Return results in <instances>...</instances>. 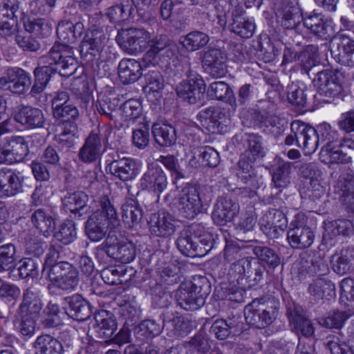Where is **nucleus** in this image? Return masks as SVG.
<instances>
[{
	"label": "nucleus",
	"mask_w": 354,
	"mask_h": 354,
	"mask_svg": "<svg viewBox=\"0 0 354 354\" xmlns=\"http://www.w3.org/2000/svg\"><path fill=\"white\" fill-rule=\"evenodd\" d=\"M100 209L93 212L85 224V232L92 241H100L105 237L108 229L120 225L117 212L109 197L103 195L99 200Z\"/></svg>",
	"instance_id": "obj_1"
},
{
	"label": "nucleus",
	"mask_w": 354,
	"mask_h": 354,
	"mask_svg": "<svg viewBox=\"0 0 354 354\" xmlns=\"http://www.w3.org/2000/svg\"><path fill=\"white\" fill-rule=\"evenodd\" d=\"M279 304L274 298L256 299L244 310L246 322L258 328L270 325L278 314Z\"/></svg>",
	"instance_id": "obj_2"
},
{
	"label": "nucleus",
	"mask_w": 354,
	"mask_h": 354,
	"mask_svg": "<svg viewBox=\"0 0 354 354\" xmlns=\"http://www.w3.org/2000/svg\"><path fill=\"white\" fill-rule=\"evenodd\" d=\"M50 285L66 291L74 290L79 284L80 277L77 270L66 261H60L51 266L48 272Z\"/></svg>",
	"instance_id": "obj_3"
},
{
	"label": "nucleus",
	"mask_w": 354,
	"mask_h": 354,
	"mask_svg": "<svg viewBox=\"0 0 354 354\" xmlns=\"http://www.w3.org/2000/svg\"><path fill=\"white\" fill-rule=\"evenodd\" d=\"M206 293L203 292L201 281L182 283L175 292L178 306L186 310H195L205 304Z\"/></svg>",
	"instance_id": "obj_4"
},
{
	"label": "nucleus",
	"mask_w": 354,
	"mask_h": 354,
	"mask_svg": "<svg viewBox=\"0 0 354 354\" xmlns=\"http://www.w3.org/2000/svg\"><path fill=\"white\" fill-rule=\"evenodd\" d=\"M149 38L150 32L145 29L131 28L119 31L116 41L125 51L133 54L143 51Z\"/></svg>",
	"instance_id": "obj_5"
},
{
	"label": "nucleus",
	"mask_w": 354,
	"mask_h": 354,
	"mask_svg": "<svg viewBox=\"0 0 354 354\" xmlns=\"http://www.w3.org/2000/svg\"><path fill=\"white\" fill-rule=\"evenodd\" d=\"M107 255L122 263H128L136 257V248L131 241H118L111 232L100 246Z\"/></svg>",
	"instance_id": "obj_6"
},
{
	"label": "nucleus",
	"mask_w": 354,
	"mask_h": 354,
	"mask_svg": "<svg viewBox=\"0 0 354 354\" xmlns=\"http://www.w3.org/2000/svg\"><path fill=\"white\" fill-rule=\"evenodd\" d=\"M180 214L187 218H194L202 210V202L197 189L187 184L183 187L176 203Z\"/></svg>",
	"instance_id": "obj_7"
},
{
	"label": "nucleus",
	"mask_w": 354,
	"mask_h": 354,
	"mask_svg": "<svg viewBox=\"0 0 354 354\" xmlns=\"http://www.w3.org/2000/svg\"><path fill=\"white\" fill-rule=\"evenodd\" d=\"M303 215L297 214L290 223L287 232V240L295 249L309 248L313 243L315 235L311 229L301 223Z\"/></svg>",
	"instance_id": "obj_8"
},
{
	"label": "nucleus",
	"mask_w": 354,
	"mask_h": 354,
	"mask_svg": "<svg viewBox=\"0 0 354 354\" xmlns=\"http://www.w3.org/2000/svg\"><path fill=\"white\" fill-rule=\"evenodd\" d=\"M30 84L31 78L29 74L17 67L7 69L0 77V88L15 94L25 93Z\"/></svg>",
	"instance_id": "obj_9"
},
{
	"label": "nucleus",
	"mask_w": 354,
	"mask_h": 354,
	"mask_svg": "<svg viewBox=\"0 0 354 354\" xmlns=\"http://www.w3.org/2000/svg\"><path fill=\"white\" fill-rule=\"evenodd\" d=\"M149 50L144 56V60L156 62V58L162 56L166 62L174 57L177 51L176 44L166 35H158L149 39L147 44Z\"/></svg>",
	"instance_id": "obj_10"
},
{
	"label": "nucleus",
	"mask_w": 354,
	"mask_h": 354,
	"mask_svg": "<svg viewBox=\"0 0 354 354\" xmlns=\"http://www.w3.org/2000/svg\"><path fill=\"white\" fill-rule=\"evenodd\" d=\"M227 55L219 48H210L203 53L202 65L205 72L214 78L223 77L227 71Z\"/></svg>",
	"instance_id": "obj_11"
},
{
	"label": "nucleus",
	"mask_w": 354,
	"mask_h": 354,
	"mask_svg": "<svg viewBox=\"0 0 354 354\" xmlns=\"http://www.w3.org/2000/svg\"><path fill=\"white\" fill-rule=\"evenodd\" d=\"M106 41V37L102 30L98 29L87 31L80 44V54L87 61H92L99 55Z\"/></svg>",
	"instance_id": "obj_12"
},
{
	"label": "nucleus",
	"mask_w": 354,
	"mask_h": 354,
	"mask_svg": "<svg viewBox=\"0 0 354 354\" xmlns=\"http://www.w3.org/2000/svg\"><path fill=\"white\" fill-rule=\"evenodd\" d=\"M292 129L299 136L298 147L305 151V154H311L316 151L319 139L315 128L300 120H295L292 122Z\"/></svg>",
	"instance_id": "obj_13"
},
{
	"label": "nucleus",
	"mask_w": 354,
	"mask_h": 354,
	"mask_svg": "<svg viewBox=\"0 0 354 354\" xmlns=\"http://www.w3.org/2000/svg\"><path fill=\"white\" fill-rule=\"evenodd\" d=\"M287 4L277 15V23L283 28L288 30H300L301 22H304L301 9L299 0H287Z\"/></svg>",
	"instance_id": "obj_14"
},
{
	"label": "nucleus",
	"mask_w": 354,
	"mask_h": 354,
	"mask_svg": "<svg viewBox=\"0 0 354 354\" xmlns=\"http://www.w3.org/2000/svg\"><path fill=\"white\" fill-rule=\"evenodd\" d=\"M106 171L122 182L131 181L135 179L138 174L136 160L127 157L112 160L106 165Z\"/></svg>",
	"instance_id": "obj_15"
},
{
	"label": "nucleus",
	"mask_w": 354,
	"mask_h": 354,
	"mask_svg": "<svg viewBox=\"0 0 354 354\" xmlns=\"http://www.w3.org/2000/svg\"><path fill=\"white\" fill-rule=\"evenodd\" d=\"M149 226L151 234L156 237L168 238L176 231L175 219L166 212L152 214Z\"/></svg>",
	"instance_id": "obj_16"
},
{
	"label": "nucleus",
	"mask_w": 354,
	"mask_h": 354,
	"mask_svg": "<svg viewBox=\"0 0 354 354\" xmlns=\"http://www.w3.org/2000/svg\"><path fill=\"white\" fill-rule=\"evenodd\" d=\"M104 150L100 135V130H93L86 138L84 144L80 148L78 157L85 163H92L101 158Z\"/></svg>",
	"instance_id": "obj_17"
},
{
	"label": "nucleus",
	"mask_w": 354,
	"mask_h": 354,
	"mask_svg": "<svg viewBox=\"0 0 354 354\" xmlns=\"http://www.w3.org/2000/svg\"><path fill=\"white\" fill-rule=\"evenodd\" d=\"M335 73L330 70H324L317 73L314 80L315 85L317 88V93L322 97L328 99H323L328 102L329 100L337 95L341 91V86L336 81Z\"/></svg>",
	"instance_id": "obj_18"
},
{
	"label": "nucleus",
	"mask_w": 354,
	"mask_h": 354,
	"mask_svg": "<svg viewBox=\"0 0 354 354\" xmlns=\"http://www.w3.org/2000/svg\"><path fill=\"white\" fill-rule=\"evenodd\" d=\"M140 185L159 196L167 187L168 182L165 173L158 166L151 165L142 176Z\"/></svg>",
	"instance_id": "obj_19"
},
{
	"label": "nucleus",
	"mask_w": 354,
	"mask_h": 354,
	"mask_svg": "<svg viewBox=\"0 0 354 354\" xmlns=\"http://www.w3.org/2000/svg\"><path fill=\"white\" fill-rule=\"evenodd\" d=\"M331 55L342 65L354 66V41L344 35L338 38V41L333 42Z\"/></svg>",
	"instance_id": "obj_20"
},
{
	"label": "nucleus",
	"mask_w": 354,
	"mask_h": 354,
	"mask_svg": "<svg viewBox=\"0 0 354 354\" xmlns=\"http://www.w3.org/2000/svg\"><path fill=\"white\" fill-rule=\"evenodd\" d=\"M239 209V204L231 198L221 197L214 205L212 219L216 224L223 225L234 218Z\"/></svg>",
	"instance_id": "obj_21"
},
{
	"label": "nucleus",
	"mask_w": 354,
	"mask_h": 354,
	"mask_svg": "<svg viewBox=\"0 0 354 354\" xmlns=\"http://www.w3.org/2000/svg\"><path fill=\"white\" fill-rule=\"evenodd\" d=\"M303 26L312 34L327 39L333 34V28L330 19L326 18L322 14L312 12L304 19Z\"/></svg>",
	"instance_id": "obj_22"
},
{
	"label": "nucleus",
	"mask_w": 354,
	"mask_h": 354,
	"mask_svg": "<svg viewBox=\"0 0 354 354\" xmlns=\"http://www.w3.org/2000/svg\"><path fill=\"white\" fill-rule=\"evenodd\" d=\"M34 348L36 354H68L73 349V345L68 344L64 348L62 344L57 339L49 335L37 337Z\"/></svg>",
	"instance_id": "obj_23"
},
{
	"label": "nucleus",
	"mask_w": 354,
	"mask_h": 354,
	"mask_svg": "<svg viewBox=\"0 0 354 354\" xmlns=\"http://www.w3.org/2000/svg\"><path fill=\"white\" fill-rule=\"evenodd\" d=\"M14 120L26 128H40L44 126L45 118L42 111L37 108L24 106L14 115Z\"/></svg>",
	"instance_id": "obj_24"
},
{
	"label": "nucleus",
	"mask_w": 354,
	"mask_h": 354,
	"mask_svg": "<svg viewBox=\"0 0 354 354\" xmlns=\"http://www.w3.org/2000/svg\"><path fill=\"white\" fill-rule=\"evenodd\" d=\"M68 306L66 312L69 317L79 322L88 319L92 311L89 304L79 295L65 298Z\"/></svg>",
	"instance_id": "obj_25"
},
{
	"label": "nucleus",
	"mask_w": 354,
	"mask_h": 354,
	"mask_svg": "<svg viewBox=\"0 0 354 354\" xmlns=\"http://www.w3.org/2000/svg\"><path fill=\"white\" fill-rule=\"evenodd\" d=\"M142 75L140 63L134 59H123L118 65V75L123 84L136 82Z\"/></svg>",
	"instance_id": "obj_26"
},
{
	"label": "nucleus",
	"mask_w": 354,
	"mask_h": 354,
	"mask_svg": "<svg viewBox=\"0 0 354 354\" xmlns=\"http://www.w3.org/2000/svg\"><path fill=\"white\" fill-rule=\"evenodd\" d=\"M205 90V86L186 81H182L176 88L177 95L189 104L201 102L204 97Z\"/></svg>",
	"instance_id": "obj_27"
},
{
	"label": "nucleus",
	"mask_w": 354,
	"mask_h": 354,
	"mask_svg": "<svg viewBox=\"0 0 354 354\" xmlns=\"http://www.w3.org/2000/svg\"><path fill=\"white\" fill-rule=\"evenodd\" d=\"M43 307L39 292L30 288L26 289L23 295V300L19 305V314H28L37 316Z\"/></svg>",
	"instance_id": "obj_28"
},
{
	"label": "nucleus",
	"mask_w": 354,
	"mask_h": 354,
	"mask_svg": "<svg viewBox=\"0 0 354 354\" xmlns=\"http://www.w3.org/2000/svg\"><path fill=\"white\" fill-rule=\"evenodd\" d=\"M332 268L335 272L343 275L354 270V249L342 250L332 257Z\"/></svg>",
	"instance_id": "obj_29"
},
{
	"label": "nucleus",
	"mask_w": 354,
	"mask_h": 354,
	"mask_svg": "<svg viewBox=\"0 0 354 354\" xmlns=\"http://www.w3.org/2000/svg\"><path fill=\"white\" fill-rule=\"evenodd\" d=\"M320 157L328 164L347 163L351 160V156L344 152L339 145H335L334 142L330 141L322 148Z\"/></svg>",
	"instance_id": "obj_30"
},
{
	"label": "nucleus",
	"mask_w": 354,
	"mask_h": 354,
	"mask_svg": "<svg viewBox=\"0 0 354 354\" xmlns=\"http://www.w3.org/2000/svg\"><path fill=\"white\" fill-rule=\"evenodd\" d=\"M176 245L181 254L185 256L189 257L203 256V250L199 248V244L194 239L190 232L186 230L180 233Z\"/></svg>",
	"instance_id": "obj_31"
},
{
	"label": "nucleus",
	"mask_w": 354,
	"mask_h": 354,
	"mask_svg": "<svg viewBox=\"0 0 354 354\" xmlns=\"http://www.w3.org/2000/svg\"><path fill=\"white\" fill-rule=\"evenodd\" d=\"M308 292L315 299L330 300L335 295L334 283L326 278H317L309 285Z\"/></svg>",
	"instance_id": "obj_32"
},
{
	"label": "nucleus",
	"mask_w": 354,
	"mask_h": 354,
	"mask_svg": "<svg viewBox=\"0 0 354 354\" xmlns=\"http://www.w3.org/2000/svg\"><path fill=\"white\" fill-rule=\"evenodd\" d=\"M198 117L207 125L209 131L213 133L219 131L221 125L227 120L225 113L219 107H209L202 110Z\"/></svg>",
	"instance_id": "obj_33"
},
{
	"label": "nucleus",
	"mask_w": 354,
	"mask_h": 354,
	"mask_svg": "<svg viewBox=\"0 0 354 354\" xmlns=\"http://www.w3.org/2000/svg\"><path fill=\"white\" fill-rule=\"evenodd\" d=\"M242 12V10L239 12V9L232 12L231 30L243 38H250L253 35L255 25L252 20L243 17Z\"/></svg>",
	"instance_id": "obj_34"
},
{
	"label": "nucleus",
	"mask_w": 354,
	"mask_h": 354,
	"mask_svg": "<svg viewBox=\"0 0 354 354\" xmlns=\"http://www.w3.org/2000/svg\"><path fill=\"white\" fill-rule=\"evenodd\" d=\"M34 226L45 236H48L55 228V221L50 212L45 209L35 210L31 216Z\"/></svg>",
	"instance_id": "obj_35"
},
{
	"label": "nucleus",
	"mask_w": 354,
	"mask_h": 354,
	"mask_svg": "<svg viewBox=\"0 0 354 354\" xmlns=\"http://www.w3.org/2000/svg\"><path fill=\"white\" fill-rule=\"evenodd\" d=\"M83 30L82 23L73 24L71 21H62L57 27V35L64 44L74 43Z\"/></svg>",
	"instance_id": "obj_36"
},
{
	"label": "nucleus",
	"mask_w": 354,
	"mask_h": 354,
	"mask_svg": "<svg viewBox=\"0 0 354 354\" xmlns=\"http://www.w3.org/2000/svg\"><path fill=\"white\" fill-rule=\"evenodd\" d=\"M154 139L161 147H170L176 142L175 129L167 124L155 123L152 126Z\"/></svg>",
	"instance_id": "obj_37"
},
{
	"label": "nucleus",
	"mask_w": 354,
	"mask_h": 354,
	"mask_svg": "<svg viewBox=\"0 0 354 354\" xmlns=\"http://www.w3.org/2000/svg\"><path fill=\"white\" fill-rule=\"evenodd\" d=\"M253 162L248 160V158H244L243 153H242L238 162L237 176L243 183L248 185L251 189H256L259 187V182L252 165Z\"/></svg>",
	"instance_id": "obj_38"
},
{
	"label": "nucleus",
	"mask_w": 354,
	"mask_h": 354,
	"mask_svg": "<svg viewBox=\"0 0 354 354\" xmlns=\"http://www.w3.org/2000/svg\"><path fill=\"white\" fill-rule=\"evenodd\" d=\"M96 332L101 338H109L117 329L116 322L106 312L99 313L95 317Z\"/></svg>",
	"instance_id": "obj_39"
},
{
	"label": "nucleus",
	"mask_w": 354,
	"mask_h": 354,
	"mask_svg": "<svg viewBox=\"0 0 354 354\" xmlns=\"http://www.w3.org/2000/svg\"><path fill=\"white\" fill-rule=\"evenodd\" d=\"M209 36L202 31L194 30L181 37V44L188 51H196L207 45Z\"/></svg>",
	"instance_id": "obj_40"
},
{
	"label": "nucleus",
	"mask_w": 354,
	"mask_h": 354,
	"mask_svg": "<svg viewBox=\"0 0 354 354\" xmlns=\"http://www.w3.org/2000/svg\"><path fill=\"white\" fill-rule=\"evenodd\" d=\"M291 163L283 162L273 168L272 171V186L276 189L286 188L291 182Z\"/></svg>",
	"instance_id": "obj_41"
},
{
	"label": "nucleus",
	"mask_w": 354,
	"mask_h": 354,
	"mask_svg": "<svg viewBox=\"0 0 354 354\" xmlns=\"http://www.w3.org/2000/svg\"><path fill=\"white\" fill-rule=\"evenodd\" d=\"M71 48L68 44H55L48 54L40 57L39 64L57 67L64 57L70 53Z\"/></svg>",
	"instance_id": "obj_42"
},
{
	"label": "nucleus",
	"mask_w": 354,
	"mask_h": 354,
	"mask_svg": "<svg viewBox=\"0 0 354 354\" xmlns=\"http://www.w3.org/2000/svg\"><path fill=\"white\" fill-rule=\"evenodd\" d=\"M290 322L294 325L297 333L305 337H310L314 334V326L310 320L300 313V308H296L290 312Z\"/></svg>",
	"instance_id": "obj_43"
},
{
	"label": "nucleus",
	"mask_w": 354,
	"mask_h": 354,
	"mask_svg": "<svg viewBox=\"0 0 354 354\" xmlns=\"http://www.w3.org/2000/svg\"><path fill=\"white\" fill-rule=\"evenodd\" d=\"M353 223L347 219H337L326 224L324 236L333 239L337 236H348L353 231Z\"/></svg>",
	"instance_id": "obj_44"
},
{
	"label": "nucleus",
	"mask_w": 354,
	"mask_h": 354,
	"mask_svg": "<svg viewBox=\"0 0 354 354\" xmlns=\"http://www.w3.org/2000/svg\"><path fill=\"white\" fill-rule=\"evenodd\" d=\"M122 218L129 227H133L142 220V211L134 201H131L122 205Z\"/></svg>",
	"instance_id": "obj_45"
},
{
	"label": "nucleus",
	"mask_w": 354,
	"mask_h": 354,
	"mask_svg": "<svg viewBox=\"0 0 354 354\" xmlns=\"http://www.w3.org/2000/svg\"><path fill=\"white\" fill-rule=\"evenodd\" d=\"M244 142L246 149L243 153V157L248 158L250 161L254 162L263 151L261 137L256 134H246Z\"/></svg>",
	"instance_id": "obj_46"
},
{
	"label": "nucleus",
	"mask_w": 354,
	"mask_h": 354,
	"mask_svg": "<svg viewBox=\"0 0 354 354\" xmlns=\"http://www.w3.org/2000/svg\"><path fill=\"white\" fill-rule=\"evenodd\" d=\"M133 10L132 0H127L125 3L109 8L106 15L111 22L120 23L127 20Z\"/></svg>",
	"instance_id": "obj_47"
},
{
	"label": "nucleus",
	"mask_w": 354,
	"mask_h": 354,
	"mask_svg": "<svg viewBox=\"0 0 354 354\" xmlns=\"http://www.w3.org/2000/svg\"><path fill=\"white\" fill-rule=\"evenodd\" d=\"M5 149L7 157L12 155L17 161L22 160L29 152L28 143L21 136L16 137L10 141Z\"/></svg>",
	"instance_id": "obj_48"
},
{
	"label": "nucleus",
	"mask_w": 354,
	"mask_h": 354,
	"mask_svg": "<svg viewBox=\"0 0 354 354\" xmlns=\"http://www.w3.org/2000/svg\"><path fill=\"white\" fill-rule=\"evenodd\" d=\"M88 202V196L83 192L68 194L63 199V204L70 212L76 214L83 209Z\"/></svg>",
	"instance_id": "obj_49"
},
{
	"label": "nucleus",
	"mask_w": 354,
	"mask_h": 354,
	"mask_svg": "<svg viewBox=\"0 0 354 354\" xmlns=\"http://www.w3.org/2000/svg\"><path fill=\"white\" fill-rule=\"evenodd\" d=\"M43 266L42 261L39 258L26 257L19 262L18 270L22 278L28 277H35L38 276L39 268Z\"/></svg>",
	"instance_id": "obj_50"
},
{
	"label": "nucleus",
	"mask_w": 354,
	"mask_h": 354,
	"mask_svg": "<svg viewBox=\"0 0 354 354\" xmlns=\"http://www.w3.org/2000/svg\"><path fill=\"white\" fill-rule=\"evenodd\" d=\"M145 88L149 92L159 93L165 86V80L158 69H150L145 74Z\"/></svg>",
	"instance_id": "obj_51"
},
{
	"label": "nucleus",
	"mask_w": 354,
	"mask_h": 354,
	"mask_svg": "<svg viewBox=\"0 0 354 354\" xmlns=\"http://www.w3.org/2000/svg\"><path fill=\"white\" fill-rule=\"evenodd\" d=\"M252 252L260 261L266 262L270 267L275 268L280 263V258L278 254L267 246H255L252 248Z\"/></svg>",
	"instance_id": "obj_52"
},
{
	"label": "nucleus",
	"mask_w": 354,
	"mask_h": 354,
	"mask_svg": "<svg viewBox=\"0 0 354 354\" xmlns=\"http://www.w3.org/2000/svg\"><path fill=\"white\" fill-rule=\"evenodd\" d=\"M26 32L35 36L45 37L50 35L52 28L43 19L28 20L24 23Z\"/></svg>",
	"instance_id": "obj_53"
},
{
	"label": "nucleus",
	"mask_w": 354,
	"mask_h": 354,
	"mask_svg": "<svg viewBox=\"0 0 354 354\" xmlns=\"http://www.w3.org/2000/svg\"><path fill=\"white\" fill-rule=\"evenodd\" d=\"M46 246V242L37 236L29 234L26 238L25 252L30 257L39 259V257L44 254Z\"/></svg>",
	"instance_id": "obj_54"
},
{
	"label": "nucleus",
	"mask_w": 354,
	"mask_h": 354,
	"mask_svg": "<svg viewBox=\"0 0 354 354\" xmlns=\"http://www.w3.org/2000/svg\"><path fill=\"white\" fill-rule=\"evenodd\" d=\"M260 224L262 230H267V229H273L274 226L286 227V221L281 212L273 210L261 218Z\"/></svg>",
	"instance_id": "obj_55"
},
{
	"label": "nucleus",
	"mask_w": 354,
	"mask_h": 354,
	"mask_svg": "<svg viewBox=\"0 0 354 354\" xmlns=\"http://www.w3.org/2000/svg\"><path fill=\"white\" fill-rule=\"evenodd\" d=\"M53 113L58 122H75L80 115L77 108L71 104H65L53 110Z\"/></svg>",
	"instance_id": "obj_56"
},
{
	"label": "nucleus",
	"mask_w": 354,
	"mask_h": 354,
	"mask_svg": "<svg viewBox=\"0 0 354 354\" xmlns=\"http://www.w3.org/2000/svg\"><path fill=\"white\" fill-rule=\"evenodd\" d=\"M208 94L214 98L223 100L227 98L229 103L233 94L230 86L222 81L212 82L207 90Z\"/></svg>",
	"instance_id": "obj_57"
},
{
	"label": "nucleus",
	"mask_w": 354,
	"mask_h": 354,
	"mask_svg": "<svg viewBox=\"0 0 354 354\" xmlns=\"http://www.w3.org/2000/svg\"><path fill=\"white\" fill-rule=\"evenodd\" d=\"M124 274V269L121 266H109L101 271V277L104 282L108 285H118L123 282L122 277Z\"/></svg>",
	"instance_id": "obj_58"
},
{
	"label": "nucleus",
	"mask_w": 354,
	"mask_h": 354,
	"mask_svg": "<svg viewBox=\"0 0 354 354\" xmlns=\"http://www.w3.org/2000/svg\"><path fill=\"white\" fill-rule=\"evenodd\" d=\"M76 236L75 225L71 220L63 223L59 231L55 234V238L59 241L66 245L72 243L75 239Z\"/></svg>",
	"instance_id": "obj_59"
},
{
	"label": "nucleus",
	"mask_w": 354,
	"mask_h": 354,
	"mask_svg": "<svg viewBox=\"0 0 354 354\" xmlns=\"http://www.w3.org/2000/svg\"><path fill=\"white\" fill-rule=\"evenodd\" d=\"M163 326L171 330L176 336H184L190 332L189 323L180 316L174 317L171 320L164 321Z\"/></svg>",
	"instance_id": "obj_60"
},
{
	"label": "nucleus",
	"mask_w": 354,
	"mask_h": 354,
	"mask_svg": "<svg viewBox=\"0 0 354 354\" xmlns=\"http://www.w3.org/2000/svg\"><path fill=\"white\" fill-rule=\"evenodd\" d=\"M256 223L257 218L254 212H247L245 214L243 215L236 226L237 235L239 236V239L243 241H248L243 235L247 232H252L254 230Z\"/></svg>",
	"instance_id": "obj_61"
},
{
	"label": "nucleus",
	"mask_w": 354,
	"mask_h": 354,
	"mask_svg": "<svg viewBox=\"0 0 354 354\" xmlns=\"http://www.w3.org/2000/svg\"><path fill=\"white\" fill-rule=\"evenodd\" d=\"M10 178L9 183L4 184L2 197L14 196L23 192L24 177L15 172Z\"/></svg>",
	"instance_id": "obj_62"
},
{
	"label": "nucleus",
	"mask_w": 354,
	"mask_h": 354,
	"mask_svg": "<svg viewBox=\"0 0 354 354\" xmlns=\"http://www.w3.org/2000/svg\"><path fill=\"white\" fill-rule=\"evenodd\" d=\"M53 68L62 76L68 77L73 74L77 68V61L73 57L72 47L68 55H65L57 67Z\"/></svg>",
	"instance_id": "obj_63"
},
{
	"label": "nucleus",
	"mask_w": 354,
	"mask_h": 354,
	"mask_svg": "<svg viewBox=\"0 0 354 354\" xmlns=\"http://www.w3.org/2000/svg\"><path fill=\"white\" fill-rule=\"evenodd\" d=\"M142 106L141 102L136 99H130L122 105V115L125 120H135L141 116Z\"/></svg>",
	"instance_id": "obj_64"
}]
</instances>
